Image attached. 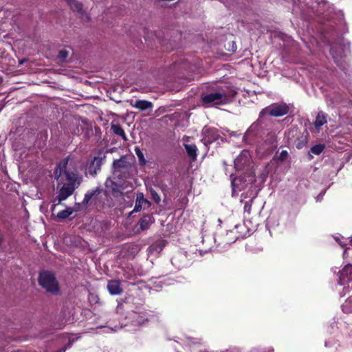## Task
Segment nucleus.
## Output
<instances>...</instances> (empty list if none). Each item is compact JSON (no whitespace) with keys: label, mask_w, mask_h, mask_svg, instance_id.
Wrapping results in <instances>:
<instances>
[{"label":"nucleus","mask_w":352,"mask_h":352,"mask_svg":"<svg viewBox=\"0 0 352 352\" xmlns=\"http://www.w3.org/2000/svg\"><path fill=\"white\" fill-rule=\"evenodd\" d=\"M186 151L188 155L193 160L197 157V146L194 144H184Z\"/></svg>","instance_id":"obj_19"},{"label":"nucleus","mask_w":352,"mask_h":352,"mask_svg":"<svg viewBox=\"0 0 352 352\" xmlns=\"http://www.w3.org/2000/svg\"><path fill=\"white\" fill-rule=\"evenodd\" d=\"M352 280V265H346L340 272L338 283L340 285H344Z\"/></svg>","instance_id":"obj_7"},{"label":"nucleus","mask_w":352,"mask_h":352,"mask_svg":"<svg viewBox=\"0 0 352 352\" xmlns=\"http://www.w3.org/2000/svg\"><path fill=\"white\" fill-rule=\"evenodd\" d=\"M68 54H69V52L67 50L63 49V50H60L58 55V58L60 59V60L64 61L68 56Z\"/></svg>","instance_id":"obj_25"},{"label":"nucleus","mask_w":352,"mask_h":352,"mask_svg":"<svg viewBox=\"0 0 352 352\" xmlns=\"http://www.w3.org/2000/svg\"><path fill=\"white\" fill-rule=\"evenodd\" d=\"M334 239H335V240H336V241H338V242L340 243V246H341L342 248H346V244L342 243V242H340V239H339V237H338V236H335V237H334Z\"/></svg>","instance_id":"obj_32"},{"label":"nucleus","mask_w":352,"mask_h":352,"mask_svg":"<svg viewBox=\"0 0 352 352\" xmlns=\"http://www.w3.org/2000/svg\"><path fill=\"white\" fill-rule=\"evenodd\" d=\"M239 238L234 230H230L227 232L226 234L223 236L221 243L223 244H231L235 242Z\"/></svg>","instance_id":"obj_16"},{"label":"nucleus","mask_w":352,"mask_h":352,"mask_svg":"<svg viewBox=\"0 0 352 352\" xmlns=\"http://www.w3.org/2000/svg\"><path fill=\"white\" fill-rule=\"evenodd\" d=\"M74 187L72 184L64 185L60 190L58 194L59 202L65 200L74 192Z\"/></svg>","instance_id":"obj_12"},{"label":"nucleus","mask_w":352,"mask_h":352,"mask_svg":"<svg viewBox=\"0 0 352 352\" xmlns=\"http://www.w3.org/2000/svg\"><path fill=\"white\" fill-rule=\"evenodd\" d=\"M172 263L173 265H176V263H177V257L176 256L173 258Z\"/></svg>","instance_id":"obj_34"},{"label":"nucleus","mask_w":352,"mask_h":352,"mask_svg":"<svg viewBox=\"0 0 352 352\" xmlns=\"http://www.w3.org/2000/svg\"><path fill=\"white\" fill-rule=\"evenodd\" d=\"M324 146L323 144H317L311 147V152L315 155H320L324 150Z\"/></svg>","instance_id":"obj_22"},{"label":"nucleus","mask_w":352,"mask_h":352,"mask_svg":"<svg viewBox=\"0 0 352 352\" xmlns=\"http://www.w3.org/2000/svg\"><path fill=\"white\" fill-rule=\"evenodd\" d=\"M288 156V152L285 150L282 151L278 155L276 156V160L279 162H283Z\"/></svg>","instance_id":"obj_26"},{"label":"nucleus","mask_w":352,"mask_h":352,"mask_svg":"<svg viewBox=\"0 0 352 352\" xmlns=\"http://www.w3.org/2000/svg\"><path fill=\"white\" fill-rule=\"evenodd\" d=\"M201 98L204 106L206 107L224 104L229 101V96L223 90L204 94Z\"/></svg>","instance_id":"obj_1"},{"label":"nucleus","mask_w":352,"mask_h":352,"mask_svg":"<svg viewBox=\"0 0 352 352\" xmlns=\"http://www.w3.org/2000/svg\"><path fill=\"white\" fill-rule=\"evenodd\" d=\"M288 110V107L285 104H274L263 109L261 112V116L268 113L272 116H282L287 113Z\"/></svg>","instance_id":"obj_6"},{"label":"nucleus","mask_w":352,"mask_h":352,"mask_svg":"<svg viewBox=\"0 0 352 352\" xmlns=\"http://www.w3.org/2000/svg\"><path fill=\"white\" fill-rule=\"evenodd\" d=\"M267 352H274V350L272 349H268Z\"/></svg>","instance_id":"obj_37"},{"label":"nucleus","mask_w":352,"mask_h":352,"mask_svg":"<svg viewBox=\"0 0 352 352\" xmlns=\"http://www.w3.org/2000/svg\"><path fill=\"white\" fill-rule=\"evenodd\" d=\"M135 154L137 155L139 162L141 164H144L146 162V160L144 157V155L140 148L135 147Z\"/></svg>","instance_id":"obj_24"},{"label":"nucleus","mask_w":352,"mask_h":352,"mask_svg":"<svg viewBox=\"0 0 352 352\" xmlns=\"http://www.w3.org/2000/svg\"><path fill=\"white\" fill-rule=\"evenodd\" d=\"M204 144H210L217 140L219 137L218 132L215 129L204 127L202 131Z\"/></svg>","instance_id":"obj_8"},{"label":"nucleus","mask_w":352,"mask_h":352,"mask_svg":"<svg viewBox=\"0 0 352 352\" xmlns=\"http://www.w3.org/2000/svg\"><path fill=\"white\" fill-rule=\"evenodd\" d=\"M144 204H147L148 206L150 205V202L144 199L143 193H138L134 209L131 213L140 211Z\"/></svg>","instance_id":"obj_15"},{"label":"nucleus","mask_w":352,"mask_h":352,"mask_svg":"<svg viewBox=\"0 0 352 352\" xmlns=\"http://www.w3.org/2000/svg\"><path fill=\"white\" fill-rule=\"evenodd\" d=\"M350 242H351V245H352V237H351V239L350 240Z\"/></svg>","instance_id":"obj_40"},{"label":"nucleus","mask_w":352,"mask_h":352,"mask_svg":"<svg viewBox=\"0 0 352 352\" xmlns=\"http://www.w3.org/2000/svg\"><path fill=\"white\" fill-rule=\"evenodd\" d=\"M131 105L140 111L152 109L153 107V105L151 102L144 100H135L134 102L131 101Z\"/></svg>","instance_id":"obj_13"},{"label":"nucleus","mask_w":352,"mask_h":352,"mask_svg":"<svg viewBox=\"0 0 352 352\" xmlns=\"http://www.w3.org/2000/svg\"><path fill=\"white\" fill-rule=\"evenodd\" d=\"M230 177L232 187V195L245 189L249 185H252L256 180L255 175L252 172L249 174L245 173L244 175H240L236 177H233L232 174H231Z\"/></svg>","instance_id":"obj_2"},{"label":"nucleus","mask_w":352,"mask_h":352,"mask_svg":"<svg viewBox=\"0 0 352 352\" xmlns=\"http://www.w3.org/2000/svg\"><path fill=\"white\" fill-rule=\"evenodd\" d=\"M107 289L111 295H119L122 289L120 287V283L116 280H111L107 284Z\"/></svg>","instance_id":"obj_14"},{"label":"nucleus","mask_w":352,"mask_h":352,"mask_svg":"<svg viewBox=\"0 0 352 352\" xmlns=\"http://www.w3.org/2000/svg\"><path fill=\"white\" fill-rule=\"evenodd\" d=\"M166 242L165 240L159 239L156 241L148 248V252L150 255H157L159 254L165 247Z\"/></svg>","instance_id":"obj_10"},{"label":"nucleus","mask_w":352,"mask_h":352,"mask_svg":"<svg viewBox=\"0 0 352 352\" xmlns=\"http://www.w3.org/2000/svg\"><path fill=\"white\" fill-rule=\"evenodd\" d=\"M66 351V348L61 349L58 352H65Z\"/></svg>","instance_id":"obj_35"},{"label":"nucleus","mask_w":352,"mask_h":352,"mask_svg":"<svg viewBox=\"0 0 352 352\" xmlns=\"http://www.w3.org/2000/svg\"><path fill=\"white\" fill-rule=\"evenodd\" d=\"M67 162H63L60 163L54 171L55 177L58 179L63 175H65L67 179L74 184L78 179V175L74 172H68L66 170V165Z\"/></svg>","instance_id":"obj_5"},{"label":"nucleus","mask_w":352,"mask_h":352,"mask_svg":"<svg viewBox=\"0 0 352 352\" xmlns=\"http://www.w3.org/2000/svg\"><path fill=\"white\" fill-rule=\"evenodd\" d=\"M105 159V155L95 157L91 162L89 166V172L91 174H96L97 171L100 169L101 164Z\"/></svg>","instance_id":"obj_11"},{"label":"nucleus","mask_w":352,"mask_h":352,"mask_svg":"<svg viewBox=\"0 0 352 352\" xmlns=\"http://www.w3.org/2000/svg\"><path fill=\"white\" fill-rule=\"evenodd\" d=\"M112 183H113L112 180H111V179H107V180L106 181V183H105V184H106V186H107V187H108V186H109V184H112Z\"/></svg>","instance_id":"obj_33"},{"label":"nucleus","mask_w":352,"mask_h":352,"mask_svg":"<svg viewBox=\"0 0 352 352\" xmlns=\"http://www.w3.org/2000/svg\"><path fill=\"white\" fill-rule=\"evenodd\" d=\"M120 327L116 326L114 329L109 327H105V332L106 333H110L112 331H118Z\"/></svg>","instance_id":"obj_31"},{"label":"nucleus","mask_w":352,"mask_h":352,"mask_svg":"<svg viewBox=\"0 0 352 352\" xmlns=\"http://www.w3.org/2000/svg\"><path fill=\"white\" fill-rule=\"evenodd\" d=\"M119 162H120V161H119V160H118V161H115V162H113V165H114V166H116V164L117 163H119Z\"/></svg>","instance_id":"obj_36"},{"label":"nucleus","mask_w":352,"mask_h":352,"mask_svg":"<svg viewBox=\"0 0 352 352\" xmlns=\"http://www.w3.org/2000/svg\"><path fill=\"white\" fill-rule=\"evenodd\" d=\"M94 192H89L85 194L83 203L87 204L89 201L91 199V197L94 196Z\"/></svg>","instance_id":"obj_30"},{"label":"nucleus","mask_w":352,"mask_h":352,"mask_svg":"<svg viewBox=\"0 0 352 352\" xmlns=\"http://www.w3.org/2000/svg\"><path fill=\"white\" fill-rule=\"evenodd\" d=\"M73 212L71 208H68L66 210H62L57 214V217L59 219H66L70 216Z\"/></svg>","instance_id":"obj_21"},{"label":"nucleus","mask_w":352,"mask_h":352,"mask_svg":"<svg viewBox=\"0 0 352 352\" xmlns=\"http://www.w3.org/2000/svg\"><path fill=\"white\" fill-rule=\"evenodd\" d=\"M111 130L113 132V133L121 136L123 140H126L125 133L120 125L113 124L111 125Z\"/></svg>","instance_id":"obj_20"},{"label":"nucleus","mask_w":352,"mask_h":352,"mask_svg":"<svg viewBox=\"0 0 352 352\" xmlns=\"http://www.w3.org/2000/svg\"><path fill=\"white\" fill-rule=\"evenodd\" d=\"M252 162L250 151L243 150L240 155L234 160V168L236 170H245V173H253L250 168Z\"/></svg>","instance_id":"obj_4"},{"label":"nucleus","mask_w":352,"mask_h":352,"mask_svg":"<svg viewBox=\"0 0 352 352\" xmlns=\"http://www.w3.org/2000/svg\"><path fill=\"white\" fill-rule=\"evenodd\" d=\"M252 201L253 199H251L250 200H249L248 201H246L245 205H244V212L248 213V214H250V212H251V208H252Z\"/></svg>","instance_id":"obj_28"},{"label":"nucleus","mask_w":352,"mask_h":352,"mask_svg":"<svg viewBox=\"0 0 352 352\" xmlns=\"http://www.w3.org/2000/svg\"><path fill=\"white\" fill-rule=\"evenodd\" d=\"M39 284L47 292L58 294L59 291L58 283L52 272H43L39 275Z\"/></svg>","instance_id":"obj_3"},{"label":"nucleus","mask_w":352,"mask_h":352,"mask_svg":"<svg viewBox=\"0 0 352 352\" xmlns=\"http://www.w3.org/2000/svg\"><path fill=\"white\" fill-rule=\"evenodd\" d=\"M152 223V219L149 216L144 217L140 221V227L142 230H146Z\"/></svg>","instance_id":"obj_18"},{"label":"nucleus","mask_w":352,"mask_h":352,"mask_svg":"<svg viewBox=\"0 0 352 352\" xmlns=\"http://www.w3.org/2000/svg\"><path fill=\"white\" fill-rule=\"evenodd\" d=\"M343 255H344V256H345V255H346V250H344Z\"/></svg>","instance_id":"obj_38"},{"label":"nucleus","mask_w":352,"mask_h":352,"mask_svg":"<svg viewBox=\"0 0 352 352\" xmlns=\"http://www.w3.org/2000/svg\"><path fill=\"white\" fill-rule=\"evenodd\" d=\"M331 54H333V49L331 50Z\"/></svg>","instance_id":"obj_39"},{"label":"nucleus","mask_w":352,"mask_h":352,"mask_svg":"<svg viewBox=\"0 0 352 352\" xmlns=\"http://www.w3.org/2000/svg\"><path fill=\"white\" fill-rule=\"evenodd\" d=\"M257 129V124H253L250 126V127L248 129V130L247 131L245 135V138H248L249 136H250L252 135V133H254V131L256 130Z\"/></svg>","instance_id":"obj_27"},{"label":"nucleus","mask_w":352,"mask_h":352,"mask_svg":"<svg viewBox=\"0 0 352 352\" xmlns=\"http://www.w3.org/2000/svg\"><path fill=\"white\" fill-rule=\"evenodd\" d=\"M67 1L73 9H75L77 11H80L82 10L81 4L76 0H67Z\"/></svg>","instance_id":"obj_23"},{"label":"nucleus","mask_w":352,"mask_h":352,"mask_svg":"<svg viewBox=\"0 0 352 352\" xmlns=\"http://www.w3.org/2000/svg\"><path fill=\"white\" fill-rule=\"evenodd\" d=\"M151 194L152 196V198L154 199V201L156 203H159L161 200L160 195L155 191V190H151Z\"/></svg>","instance_id":"obj_29"},{"label":"nucleus","mask_w":352,"mask_h":352,"mask_svg":"<svg viewBox=\"0 0 352 352\" xmlns=\"http://www.w3.org/2000/svg\"><path fill=\"white\" fill-rule=\"evenodd\" d=\"M327 123L326 116L324 113L320 112L316 116L314 124L316 128L319 130L320 127Z\"/></svg>","instance_id":"obj_17"},{"label":"nucleus","mask_w":352,"mask_h":352,"mask_svg":"<svg viewBox=\"0 0 352 352\" xmlns=\"http://www.w3.org/2000/svg\"><path fill=\"white\" fill-rule=\"evenodd\" d=\"M150 316H151L146 311L140 313L134 312L131 316V318L135 324L142 326L149 321Z\"/></svg>","instance_id":"obj_9"}]
</instances>
